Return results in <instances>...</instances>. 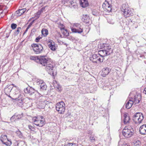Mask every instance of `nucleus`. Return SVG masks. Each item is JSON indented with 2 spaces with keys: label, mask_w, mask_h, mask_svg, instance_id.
Masks as SVG:
<instances>
[{
  "label": "nucleus",
  "mask_w": 146,
  "mask_h": 146,
  "mask_svg": "<svg viewBox=\"0 0 146 146\" xmlns=\"http://www.w3.org/2000/svg\"><path fill=\"white\" fill-rule=\"evenodd\" d=\"M100 48L103 49L102 50L99 51V54L101 57L109 55L113 52V50L110 46L106 44H101L100 45Z\"/></svg>",
  "instance_id": "f257e3e1"
},
{
  "label": "nucleus",
  "mask_w": 146,
  "mask_h": 146,
  "mask_svg": "<svg viewBox=\"0 0 146 146\" xmlns=\"http://www.w3.org/2000/svg\"><path fill=\"white\" fill-rule=\"evenodd\" d=\"M31 60H34L36 62L39 64L43 66H45L48 62L51 60L44 56H31L30 57Z\"/></svg>",
  "instance_id": "f03ea898"
},
{
  "label": "nucleus",
  "mask_w": 146,
  "mask_h": 146,
  "mask_svg": "<svg viewBox=\"0 0 146 146\" xmlns=\"http://www.w3.org/2000/svg\"><path fill=\"white\" fill-rule=\"evenodd\" d=\"M33 96L34 100H36L39 102V105L42 108H44L45 105L48 103V101L45 100V97L40 94L38 92H36L35 96Z\"/></svg>",
  "instance_id": "7ed1b4c3"
},
{
  "label": "nucleus",
  "mask_w": 146,
  "mask_h": 146,
  "mask_svg": "<svg viewBox=\"0 0 146 146\" xmlns=\"http://www.w3.org/2000/svg\"><path fill=\"white\" fill-rule=\"evenodd\" d=\"M122 14L125 18L129 17L133 15V10L128 7L127 4H123L121 8Z\"/></svg>",
  "instance_id": "20e7f679"
},
{
  "label": "nucleus",
  "mask_w": 146,
  "mask_h": 146,
  "mask_svg": "<svg viewBox=\"0 0 146 146\" xmlns=\"http://www.w3.org/2000/svg\"><path fill=\"white\" fill-rule=\"evenodd\" d=\"M32 120L34 124L40 127H42L45 124V120L42 116H37L33 117Z\"/></svg>",
  "instance_id": "39448f33"
},
{
  "label": "nucleus",
  "mask_w": 146,
  "mask_h": 146,
  "mask_svg": "<svg viewBox=\"0 0 146 146\" xmlns=\"http://www.w3.org/2000/svg\"><path fill=\"white\" fill-rule=\"evenodd\" d=\"M45 66H46V70L49 74L54 76L56 74V72L54 69V64L51 60Z\"/></svg>",
  "instance_id": "423d86ee"
},
{
  "label": "nucleus",
  "mask_w": 146,
  "mask_h": 146,
  "mask_svg": "<svg viewBox=\"0 0 146 146\" xmlns=\"http://www.w3.org/2000/svg\"><path fill=\"white\" fill-rule=\"evenodd\" d=\"M12 96L14 98V99L21 98L23 95L21 92V90L18 87L16 86H14L12 91Z\"/></svg>",
  "instance_id": "0eeeda50"
},
{
  "label": "nucleus",
  "mask_w": 146,
  "mask_h": 146,
  "mask_svg": "<svg viewBox=\"0 0 146 146\" xmlns=\"http://www.w3.org/2000/svg\"><path fill=\"white\" fill-rule=\"evenodd\" d=\"M133 129L130 127H125L122 131L123 135L127 138L131 137L133 134Z\"/></svg>",
  "instance_id": "6e6552de"
},
{
  "label": "nucleus",
  "mask_w": 146,
  "mask_h": 146,
  "mask_svg": "<svg viewBox=\"0 0 146 146\" xmlns=\"http://www.w3.org/2000/svg\"><path fill=\"white\" fill-rule=\"evenodd\" d=\"M33 50L36 54L41 53L43 51V48L42 45L39 44H33L31 45Z\"/></svg>",
  "instance_id": "1a4fd4ad"
},
{
  "label": "nucleus",
  "mask_w": 146,
  "mask_h": 146,
  "mask_svg": "<svg viewBox=\"0 0 146 146\" xmlns=\"http://www.w3.org/2000/svg\"><path fill=\"white\" fill-rule=\"evenodd\" d=\"M143 119V114L140 112L136 113L133 117V120L136 124L140 123Z\"/></svg>",
  "instance_id": "9d476101"
},
{
  "label": "nucleus",
  "mask_w": 146,
  "mask_h": 146,
  "mask_svg": "<svg viewBox=\"0 0 146 146\" xmlns=\"http://www.w3.org/2000/svg\"><path fill=\"white\" fill-rule=\"evenodd\" d=\"M100 56H101V55L99 53L98 54H94L90 57V59L94 63H99L102 62L104 60L103 57H102V58H101Z\"/></svg>",
  "instance_id": "9b49d317"
},
{
  "label": "nucleus",
  "mask_w": 146,
  "mask_h": 146,
  "mask_svg": "<svg viewBox=\"0 0 146 146\" xmlns=\"http://www.w3.org/2000/svg\"><path fill=\"white\" fill-rule=\"evenodd\" d=\"M74 27L76 28H72V32L74 33H81L83 31V28L82 26L79 23H75L74 25Z\"/></svg>",
  "instance_id": "f8f14e48"
},
{
  "label": "nucleus",
  "mask_w": 146,
  "mask_h": 146,
  "mask_svg": "<svg viewBox=\"0 0 146 146\" xmlns=\"http://www.w3.org/2000/svg\"><path fill=\"white\" fill-rule=\"evenodd\" d=\"M24 92L26 93L29 94L30 95L33 99V96H35L36 92H38L33 88L30 87H28L25 89Z\"/></svg>",
  "instance_id": "ddd939ff"
},
{
  "label": "nucleus",
  "mask_w": 146,
  "mask_h": 146,
  "mask_svg": "<svg viewBox=\"0 0 146 146\" xmlns=\"http://www.w3.org/2000/svg\"><path fill=\"white\" fill-rule=\"evenodd\" d=\"M0 140L2 143L7 146H10L11 144V141L9 140L6 135H2L0 137Z\"/></svg>",
  "instance_id": "4468645a"
},
{
  "label": "nucleus",
  "mask_w": 146,
  "mask_h": 146,
  "mask_svg": "<svg viewBox=\"0 0 146 146\" xmlns=\"http://www.w3.org/2000/svg\"><path fill=\"white\" fill-rule=\"evenodd\" d=\"M64 103L62 101L58 103L56 106V110L60 114L64 113Z\"/></svg>",
  "instance_id": "2eb2a0df"
},
{
  "label": "nucleus",
  "mask_w": 146,
  "mask_h": 146,
  "mask_svg": "<svg viewBox=\"0 0 146 146\" xmlns=\"http://www.w3.org/2000/svg\"><path fill=\"white\" fill-rule=\"evenodd\" d=\"M68 5H65L71 8L75 9L77 7L76 3L73 2V0H64V5L66 3Z\"/></svg>",
  "instance_id": "dca6fc26"
},
{
  "label": "nucleus",
  "mask_w": 146,
  "mask_h": 146,
  "mask_svg": "<svg viewBox=\"0 0 146 146\" xmlns=\"http://www.w3.org/2000/svg\"><path fill=\"white\" fill-rule=\"evenodd\" d=\"M105 11L110 12L111 10V6L108 3V2H105L102 5Z\"/></svg>",
  "instance_id": "f3484780"
},
{
  "label": "nucleus",
  "mask_w": 146,
  "mask_h": 146,
  "mask_svg": "<svg viewBox=\"0 0 146 146\" xmlns=\"http://www.w3.org/2000/svg\"><path fill=\"white\" fill-rule=\"evenodd\" d=\"M82 20L86 23L90 24L92 23L91 20L89 16L87 15H83Z\"/></svg>",
  "instance_id": "a211bd4d"
},
{
  "label": "nucleus",
  "mask_w": 146,
  "mask_h": 146,
  "mask_svg": "<svg viewBox=\"0 0 146 146\" xmlns=\"http://www.w3.org/2000/svg\"><path fill=\"white\" fill-rule=\"evenodd\" d=\"M13 85V84H12V85H7L5 87L4 89V92L8 96V94L11 92V90H12L13 88V87L12 86Z\"/></svg>",
  "instance_id": "6ab92c4d"
},
{
  "label": "nucleus",
  "mask_w": 146,
  "mask_h": 146,
  "mask_svg": "<svg viewBox=\"0 0 146 146\" xmlns=\"http://www.w3.org/2000/svg\"><path fill=\"white\" fill-rule=\"evenodd\" d=\"M139 132L142 135H146V124L143 125L140 127Z\"/></svg>",
  "instance_id": "aec40b11"
},
{
  "label": "nucleus",
  "mask_w": 146,
  "mask_h": 146,
  "mask_svg": "<svg viewBox=\"0 0 146 146\" xmlns=\"http://www.w3.org/2000/svg\"><path fill=\"white\" fill-rule=\"evenodd\" d=\"M23 96H21V98H19L16 99H14L15 100L17 103V104L20 106L21 107L23 105Z\"/></svg>",
  "instance_id": "412c9836"
},
{
  "label": "nucleus",
  "mask_w": 146,
  "mask_h": 146,
  "mask_svg": "<svg viewBox=\"0 0 146 146\" xmlns=\"http://www.w3.org/2000/svg\"><path fill=\"white\" fill-rule=\"evenodd\" d=\"M123 116L124 119L123 122L125 124H128L130 122V119L129 117L127 115V114L125 113L124 114Z\"/></svg>",
  "instance_id": "4be33fe9"
},
{
  "label": "nucleus",
  "mask_w": 146,
  "mask_h": 146,
  "mask_svg": "<svg viewBox=\"0 0 146 146\" xmlns=\"http://www.w3.org/2000/svg\"><path fill=\"white\" fill-rule=\"evenodd\" d=\"M80 3L81 6L83 8L86 7L88 5L87 0H80Z\"/></svg>",
  "instance_id": "5701e85b"
},
{
  "label": "nucleus",
  "mask_w": 146,
  "mask_h": 146,
  "mask_svg": "<svg viewBox=\"0 0 146 146\" xmlns=\"http://www.w3.org/2000/svg\"><path fill=\"white\" fill-rule=\"evenodd\" d=\"M110 70L108 68H104L102 70L101 75L103 77H105L108 75L110 72Z\"/></svg>",
  "instance_id": "b1692460"
},
{
  "label": "nucleus",
  "mask_w": 146,
  "mask_h": 146,
  "mask_svg": "<svg viewBox=\"0 0 146 146\" xmlns=\"http://www.w3.org/2000/svg\"><path fill=\"white\" fill-rule=\"evenodd\" d=\"M141 96L140 95H137L134 96V100L133 101V104H135L139 103L141 100Z\"/></svg>",
  "instance_id": "393cba45"
},
{
  "label": "nucleus",
  "mask_w": 146,
  "mask_h": 146,
  "mask_svg": "<svg viewBox=\"0 0 146 146\" xmlns=\"http://www.w3.org/2000/svg\"><path fill=\"white\" fill-rule=\"evenodd\" d=\"M133 104V101L131 100H129L127 103L126 105V108L127 109L130 108L132 106V105Z\"/></svg>",
  "instance_id": "a878e982"
},
{
  "label": "nucleus",
  "mask_w": 146,
  "mask_h": 146,
  "mask_svg": "<svg viewBox=\"0 0 146 146\" xmlns=\"http://www.w3.org/2000/svg\"><path fill=\"white\" fill-rule=\"evenodd\" d=\"M26 10V8L19 9L18 10L16 11V14L18 15H19L20 16L24 13Z\"/></svg>",
  "instance_id": "bb28decb"
},
{
  "label": "nucleus",
  "mask_w": 146,
  "mask_h": 146,
  "mask_svg": "<svg viewBox=\"0 0 146 146\" xmlns=\"http://www.w3.org/2000/svg\"><path fill=\"white\" fill-rule=\"evenodd\" d=\"M40 90L42 91H43L44 90H46L47 88L46 85L45 83L43 81V83L40 84Z\"/></svg>",
  "instance_id": "cd10ccee"
},
{
  "label": "nucleus",
  "mask_w": 146,
  "mask_h": 146,
  "mask_svg": "<svg viewBox=\"0 0 146 146\" xmlns=\"http://www.w3.org/2000/svg\"><path fill=\"white\" fill-rule=\"evenodd\" d=\"M64 146H77V145L75 143L68 142V141H66L64 143Z\"/></svg>",
  "instance_id": "c85d7f7f"
},
{
  "label": "nucleus",
  "mask_w": 146,
  "mask_h": 146,
  "mask_svg": "<svg viewBox=\"0 0 146 146\" xmlns=\"http://www.w3.org/2000/svg\"><path fill=\"white\" fill-rule=\"evenodd\" d=\"M42 34L44 36H46L48 34V31L47 29H43L41 31Z\"/></svg>",
  "instance_id": "c756f323"
},
{
  "label": "nucleus",
  "mask_w": 146,
  "mask_h": 146,
  "mask_svg": "<svg viewBox=\"0 0 146 146\" xmlns=\"http://www.w3.org/2000/svg\"><path fill=\"white\" fill-rule=\"evenodd\" d=\"M16 133L17 136L19 138H22L23 137V135L22 133L18 129L17 131H16Z\"/></svg>",
  "instance_id": "7c9ffc66"
},
{
  "label": "nucleus",
  "mask_w": 146,
  "mask_h": 146,
  "mask_svg": "<svg viewBox=\"0 0 146 146\" xmlns=\"http://www.w3.org/2000/svg\"><path fill=\"white\" fill-rule=\"evenodd\" d=\"M49 47L50 49L52 50H55L56 49L55 46L54 44H52V42L50 43V44H48Z\"/></svg>",
  "instance_id": "2f4dec72"
},
{
  "label": "nucleus",
  "mask_w": 146,
  "mask_h": 146,
  "mask_svg": "<svg viewBox=\"0 0 146 146\" xmlns=\"http://www.w3.org/2000/svg\"><path fill=\"white\" fill-rule=\"evenodd\" d=\"M21 30V27H18L15 31L14 35L15 36H17L19 33L20 31Z\"/></svg>",
  "instance_id": "473e14b6"
},
{
  "label": "nucleus",
  "mask_w": 146,
  "mask_h": 146,
  "mask_svg": "<svg viewBox=\"0 0 146 146\" xmlns=\"http://www.w3.org/2000/svg\"><path fill=\"white\" fill-rule=\"evenodd\" d=\"M58 27L61 31L62 34L64 35V27L63 25L60 23Z\"/></svg>",
  "instance_id": "72a5a7b5"
},
{
  "label": "nucleus",
  "mask_w": 146,
  "mask_h": 146,
  "mask_svg": "<svg viewBox=\"0 0 146 146\" xmlns=\"http://www.w3.org/2000/svg\"><path fill=\"white\" fill-rule=\"evenodd\" d=\"M22 115H18V114L15 113L14 115L12 116L11 118V119H13L14 118L16 117V118L17 119H19V118H21V116Z\"/></svg>",
  "instance_id": "f704fd0d"
},
{
  "label": "nucleus",
  "mask_w": 146,
  "mask_h": 146,
  "mask_svg": "<svg viewBox=\"0 0 146 146\" xmlns=\"http://www.w3.org/2000/svg\"><path fill=\"white\" fill-rule=\"evenodd\" d=\"M35 81L36 82L37 84L39 86H40L41 84L43 83V80H41L40 79H37Z\"/></svg>",
  "instance_id": "c9c22d12"
},
{
  "label": "nucleus",
  "mask_w": 146,
  "mask_h": 146,
  "mask_svg": "<svg viewBox=\"0 0 146 146\" xmlns=\"http://www.w3.org/2000/svg\"><path fill=\"white\" fill-rule=\"evenodd\" d=\"M92 14L94 15H98L99 13L96 10H94L92 11Z\"/></svg>",
  "instance_id": "e433bc0d"
},
{
  "label": "nucleus",
  "mask_w": 146,
  "mask_h": 146,
  "mask_svg": "<svg viewBox=\"0 0 146 146\" xmlns=\"http://www.w3.org/2000/svg\"><path fill=\"white\" fill-rule=\"evenodd\" d=\"M17 26V25L14 23L12 24L11 25V27L13 29H15L16 28Z\"/></svg>",
  "instance_id": "4c0bfd02"
},
{
  "label": "nucleus",
  "mask_w": 146,
  "mask_h": 146,
  "mask_svg": "<svg viewBox=\"0 0 146 146\" xmlns=\"http://www.w3.org/2000/svg\"><path fill=\"white\" fill-rule=\"evenodd\" d=\"M41 13L39 11H38L36 13L35 15V17H36L37 19L39 17L40 15L41 14Z\"/></svg>",
  "instance_id": "58836bf2"
},
{
  "label": "nucleus",
  "mask_w": 146,
  "mask_h": 146,
  "mask_svg": "<svg viewBox=\"0 0 146 146\" xmlns=\"http://www.w3.org/2000/svg\"><path fill=\"white\" fill-rule=\"evenodd\" d=\"M42 38V36H38L37 37L35 40V41L36 42H39L40 40Z\"/></svg>",
  "instance_id": "ea45409f"
},
{
  "label": "nucleus",
  "mask_w": 146,
  "mask_h": 146,
  "mask_svg": "<svg viewBox=\"0 0 146 146\" xmlns=\"http://www.w3.org/2000/svg\"><path fill=\"white\" fill-rule=\"evenodd\" d=\"M90 139L91 142H94L95 141V137L94 136H91L90 137Z\"/></svg>",
  "instance_id": "a19ab883"
},
{
  "label": "nucleus",
  "mask_w": 146,
  "mask_h": 146,
  "mask_svg": "<svg viewBox=\"0 0 146 146\" xmlns=\"http://www.w3.org/2000/svg\"><path fill=\"white\" fill-rule=\"evenodd\" d=\"M28 127H29V129H30L31 130V131H34L35 130V129L34 127L32 126H31L30 125H29Z\"/></svg>",
  "instance_id": "79ce46f5"
},
{
  "label": "nucleus",
  "mask_w": 146,
  "mask_h": 146,
  "mask_svg": "<svg viewBox=\"0 0 146 146\" xmlns=\"http://www.w3.org/2000/svg\"><path fill=\"white\" fill-rule=\"evenodd\" d=\"M35 21V20H33L32 21H31L30 23L28 25L27 27L28 28H29L30 27L32 26V25H33V24L34 23Z\"/></svg>",
  "instance_id": "37998d69"
},
{
  "label": "nucleus",
  "mask_w": 146,
  "mask_h": 146,
  "mask_svg": "<svg viewBox=\"0 0 146 146\" xmlns=\"http://www.w3.org/2000/svg\"><path fill=\"white\" fill-rule=\"evenodd\" d=\"M8 9V8L7 7H5V8L3 9V12H4L5 13H7V10ZM3 9H1V10H3Z\"/></svg>",
  "instance_id": "c03bdc74"
},
{
  "label": "nucleus",
  "mask_w": 146,
  "mask_h": 146,
  "mask_svg": "<svg viewBox=\"0 0 146 146\" xmlns=\"http://www.w3.org/2000/svg\"><path fill=\"white\" fill-rule=\"evenodd\" d=\"M141 143L140 141L139 140H137L135 142L134 144L135 145H139Z\"/></svg>",
  "instance_id": "a18cd8bd"
},
{
  "label": "nucleus",
  "mask_w": 146,
  "mask_h": 146,
  "mask_svg": "<svg viewBox=\"0 0 146 146\" xmlns=\"http://www.w3.org/2000/svg\"><path fill=\"white\" fill-rule=\"evenodd\" d=\"M45 9V7H42L41 9H40L38 11L40 12L41 13H42L44 10Z\"/></svg>",
  "instance_id": "49530a36"
},
{
  "label": "nucleus",
  "mask_w": 146,
  "mask_h": 146,
  "mask_svg": "<svg viewBox=\"0 0 146 146\" xmlns=\"http://www.w3.org/2000/svg\"><path fill=\"white\" fill-rule=\"evenodd\" d=\"M29 29V28H28V27H27V28H26V29L25 30V32L24 33V34H25V33H26L27 32V31H28V29Z\"/></svg>",
  "instance_id": "de8ad7c7"
},
{
  "label": "nucleus",
  "mask_w": 146,
  "mask_h": 146,
  "mask_svg": "<svg viewBox=\"0 0 146 146\" xmlns=\"http://www.w3.org/2000/svg\"><path fill=\"white\" fill-rule=\"evenodd\" d=\"M8 96L12 100H15L14 99V98L13 97H11V96H10L9 95Z\"/></svg>",
  "instance_id": "09e8293b"
},
{
  "label": "nucleus",
  "mask_w": 146,
  "mask_h": 146,
  "mask_svg": "<svg viewBox=\"0 0 146 146\" xmlns=\"http://www.w3.org/2000/svg\"><path fill=\"white\" fill-rule=\"evenodd\" d=\"M143 93L146 94V88H145L143 91Z\"/></svg>",
  "instance_id": "8fccbe9b"
},
{
  "label": "nucleus",
  "mask_w": 146,
  "mask_h": 146,
  "mask_svg": "<svg viewBox=\"0 0 146 146\" xmlns=\"http://www.w3.org/2000/svg\"><path fill=\"white\" fill-rule=\"evenodd\" d=\"M108 22L109 23H110L111 24H113L114 23V22L113 21H111V22L110 21H108Z\"/></svg>",
  "instance_id": "3c124183"
},
{
  "label": "nucleus",
  "mask_w": 146,
  "mask_h": 146,
  "mask_svg": "<svg viewBox=\"0 0 146 146\" xmlns=\"http://www.w3.org/2000/svg\"><path fill=\"white\" fill-rule=\"evenodd\" d=\"M122 146H130L127 144H123V145H122Z\"/></svg>",
  "instance_id": "603ef678"
},
{
  "label": "nucleus",
  "mask_w": 146,
  "mask_h": 146,
  "mask_svg": "<svg viewBox=\"0 0 146 146\" xmlns=\"http://www.w3.org/2000/svg\"><path fill=\"white\" fill-rule=\"evenodd\" d=\"M9 33H7V36H6V37L7 38H8V37L9 36Z\"/></svg>",
  "instance_id": "864d4df0"
},
{
  "label": "nucleus",
  "mask_w": 146,
  "mask_h": 146,
  "mask_svg": "<svg viewBox=\"0 0 146 146\" xmlns=\"http://www.w3.org/2000/svg\"><path fill=\"white\" fill-rule=\"evenodd\" d=\"M58 35L59 36V37H60L61 38L63 37H62V35L60 34H59Z\"/></svg>",
  "instance_id": "5fc2aeb1"
},
{
  "label": "nucleus",
  "mask_w": 146,
  "mask_h": 146,
  "mask_svg": "<svg viewBox=\"0 0 146 146\" xmlns=\"http://www.w3.org/2000/svg\"><path fill=\"white\" fill-rule=\"evenodd\" d=\"M64 32L66 31V32H67V31L66 29H64Z\"/></svg>",
  "instance_id": "6e6d98bb"
},
{
  "label": "nucleus",
  "mask_w": 146,
  "mask_h": 146,
  "mask_svg": "<svg viewBox=\"0 0 146 146\" xmlns=\"http://www.w3.org/2000/svg\"><path fill=\"white\" fill-rule=\"evenodd\" d=\"M2 8V7H1V5H0V9H1Z\"/></svg>",
  "instance_id": "4d7b16f0"
},
{
  "label": "nucleus",
  "mask_w": 146,
  "mask_h": 146,
  "mask_svg": "<svg viewBox=\"0 0 146 146\" xmlns=\"http://www.w3.org/2000/svg\"><path fill=\"white\" fill-rule=\"evenodd\" d=\"M144 62L145 63V64H146V61H144Z\"/></svg>",
  "instance_id": "13d9d810"
},
{
  "label": "nucleus",
  "mask_w": 146,
  "mask_h": 146,
  "mask_svg": "<svg viewBox=\"0 0 146 146\" xmlns=\"http://www.w3.org/2000/svg\"><path fill=\"white\" fill-rule=\"evenodd\" d=\"M62 42L63 43V42Z\"/></svg>",
  "instance_id": "bf43d9fd"
}]
</instances>
